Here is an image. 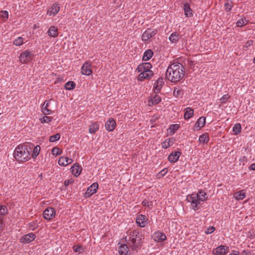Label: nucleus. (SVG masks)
<instances>
[{"label": "nucleus", "mask_w": 255, "mask_h": 255, "mask_svg": "<svg viewBox=\"0 0 255 255\" xmlns=\"http://www.w3.org/2000/svg\"><path fill=\"white\" fill-rule=\"evenodd\" d=\"M0 16L4 19H7L8 16V13L7 11H1L0 12Z\"/></svg>", "instance_id": "48"}, {"label": "nucleus", "mask_w": 255, "mask_h": 255, "mask_svg": "<svg viewBox=\"0 0 255 255\" xmlns=\"http://www.w3.org/2000/svg\"><path fill=\"white\" fill-rule=\"evenodd\" d=\"M146 220L147 219L144 215L140 214L136 218V223L140 227L143 228L146 225Z\"/></svg>", "instance_id": "17"}, {"label": "nucleus", "mask_w": 255, "mask_h": 255, "mask_svg": "<svg viewBox=\"0 0 255 255\" xmlns=\"http://www.w3.org/2000/svg\"><path fill=\"white\" fill-rule=\"evenodd\" d=\"M23 41L22 37H18L13 41V43L16 46H20L23 44Z\"/></svg>", "instance_id": "41"}, {"label": "nucleus", "mask_w": 255, "mask_h": 255, "mask_svg": "<svg viewBox=\"0 0 255 255\" xmlns=\"http://www.w3.org/2000/svg\"><path fill=\"white\" fill-rule=\"evenodd\" d=\"M229 251V247L225 245H220L213 249V254L216 255H226Z\"/></svg>", "instance_id": "6"}, {"label": "nucleus", "mask_w": 255, "mask_h": 255, "mask_svg": "<svg viewBox=\"0 0 255 255\" xmlns=\"http://www.w3.org/2000/svg\"><path fill=\"white\" fill-rule=\"evenodd\" d=\"M233 130L235 134H238L241 132V126L240 124H236L234 125Z\"/></svg>", "instance_id": "38"}, {"label": "nucleus", "mask_w": 255, "mask_h": 255, "mask_svg": "<svg viewBox=\"0 0 255 255\" xmlns=\"http://www.w3.org/2000/svg\"><path fill=\"white\" fill-rule=\"evenodd\" d=\"M49 101H45L42 106V111L43 114L45 115H50L52 113V111L51 110L47 108L49 106Z\"/></svg>", "instance_id": "26"}, {"label": "nucleus", "mask_w": 255, "mask_h": 255, "mask_svg": "<svg viewBox=\"0 0 255 255\" xmlns=\"http://www.w3.org/2000/svg\"><path fill=\"white\" fill-rule=\"evenodd\" d=\"M64 159H72L71 158H69L68 157H65Z\"/></svg>", "instance_id": "62"}, {"label": "nucleus", "mask_w": 255, "mask_h": 255, "mask_svg": "<svg viewBox=\"0 0 255 255\" xmlns=\"http://www.w3.org/2000/svg\"><path fill=\"white\" fill-rule=\"evenodd\" d=\"M127 242L128 245L132 251H135L137 249L138 245L136 242V237L134 235H130L128 240H127Z\"/></svg>", "instance_id": "7"}, {"label": "nucleus", "mask_w": 255, "mask_h": 255, "mask_svg": "<svg viewBox=\"0 0 255 255\" xmlns=\"http://www.w3.org/2000/svg\"><path fill=\"white\" fill-rule=\"evenodd\" d=\"M230 98V96L228 94H226L224 95L221 99L220 101H221L222 104H225L226 103L227 101Z\"/></svg>", "instance_id": "47"}, {"label": "nucleus", "mask_w": 255, "mask_h": 255, "mask_svg": "<svg viewBox=\"0 0 255 255\" xmlns=\"http://www.w3.org/2000/svg\"><path fill=\"white\" fill-rule=\"evenodd\" d=\"M33 54L31 52L25 50L22 52L19 56V61L22 64H25L33 59Z\"/></svg>", "instance_id": "4"}, {"label": "nucleus", "mask_w": 255, "mask_h": 255, "mask_svg": "<svg viewBox=\"0 0 255 255\" xmlns=\"http://www.w3.org/2000/svg\"><path fill=\"white\" fill-rule=\"evenodd\" d=\"M157 32L156 29H153L151 28H148L142 34L141 39L143 41L146 42L150 38L154 36Z\"/></svg>", "instance_id": "5"}, {"label": "nucleus", "mask_w": 255, "mask_h": 255, "mask_svg": "<svg viewBox=\"0 0 255 255\" xmlns=\"http://www.w3.org/2000/svg\"><path fill=\"white\" fill-rule=\"evenodd\" d=\"M180 128V125L178 124H172L170 125L168 130H169V133L170 135L173 134L175 131L178 130Z\"/></svg>", "instance_id": "33"}, {"label": "nucleus", "mask_w": 255, "mask_h": 255, "mask_svg": "<svg viewBox=\"0 0 255 255\" xmlns=\"http://www.w3.org/2000/svg\"><path fill=\"white\" fill-rule=\"evenodd\" d=\"M161 100V97L157 94L151 95L148 100V106H152L158 104Z\"/></svg>", "instance_id": "18"}, {"label": "nucleus", "mask_w": 255, "mask_h": 255, "mask_svg": "<svg viewBox=\"0 0 255 255\" xmlns=\"http://www.w3.org/2000/svg\"><path fill=\"white\" fill-rule=\"evenodd\" d=\"M164 83V82L162 78H159L157 80L154 85V92L155 94H157L160 91Z\"/></svg>", "instance_id": "16"}, {"label": "nucleus", "mask_w": 255, "mask_h": 255, "mask_svg": "<svg viewBox=\"0 0 255 255\" xmlns=\"http://www.w3.org/2000/svg\"><path fill=\"white\" fill-rule=\"evenodd\" d=\"M118 252L120 255H130L129 248L126 244H121L119 247Z\"/></svg>", "instance_id": "19"}, {"label": "nucleus", "mask_w": 255, "mask_h": 255, "mask_svg": "<svg viewBox=\"0 0 255 255\" xmlns=\"http://www.w3.org/2000/svg\"><path fill=\"white\" fill-rule=\"evenodd\" d=\"M75 87H76V84L73 81H72L67 82L65 84V86H64L65 88L68 90H73L75 88Z\"/></svg>", "instance_id": "35"}, {"label": "nucleus", "mask_w": 255, "mask_h": 255, "mask_svg": "<svg viewBox=\"0 0 255 255\" xmlns=\"http://www.w3.org/2000/svg\"><path fill=\"white\" fill-rule=\"evenodd\" d=\"M36 236L32 233L23 236L20 239V242L22 244H27L33 241Z\"/></svg>", "instance_id": "10"}, {"label": "nucleus", "mask_w": 255, "mask_h": 255, "mask_svg": "<svg viewBox=\"0 0 255 255\" xmlns=\"http://www.w3.org/2000/svg\"><path fill=\"white\" fill-rule=\"evenodd\" d=\"M32 148L26 144H20L14 150V157L15 159L22 158L23 159H30V153Z\"/></svg>", "instance_id": "2"}, {"label": "nucleus", "mask_w": 255, "mask_h": 255, "mask_svg": "<svg viewBox=\"0 0 255 255\" xmlns=\"http://www.w3.org/2000/svg\"><path fill=\"white\" fill-rule=\"evenodd\" d=\"M116 126V123L113 118H110L105 124L106 129L109 131H113Z\"/></svg>", "instance_id": "20"}, {"label": "nucleus", "mask_w": 255, "mask_h": 255, "mask_svg": "<svg viewBox=\"0 0 255 255\" xmlns=\"http://www.w3.org/2000/svg\"><path fill=\"white\" fill-rule=\"evenodd\" d=\"M209 140V136L208 133H205L200 135L199 137V141L200 143H207Z\"/></svg>", "instance_id": "34"}, {"label": "nucleus", "mask_w": 255, "mask_h": 255, "mask_svg": "<svg viewBox=\"0 0 255 255\" xmlns=\"http://www.w3.org/2000/svg\"><path fill=\"white\" fill-rule=\"evenodd\" d=\"M187 65L190 66L191 69H193L194 68L195 62L194 61L192 60H188Z\"/></svg>", "instance_id": "53"}, {"label": "nucleus", "mask_w": 255, "mask_h": 255, "mask_svg": "<svg viewBox=\"0 0 255 255\" xmlns=\"http://www.w3.org/2000/svg\"><path fill=\"white\" fill-rule=\"evenodd\" d=\"M99 185L98 183H93L90 186H89L85 193V196L86 197H90L94 193H96L97 189H98Z\"/></svg>", "instance_id": "12"}, {"label": "nucleus", "mask_w": 255, "mask_h": 255, "mask_svg": "<svg viewBox=\"0 0 255 255\" xmlns=\"http://www.w3.org/2000/svg\"><path fill=\"white\" fill-rule=\"evenodd\" d=\"M166 139L167 140V142H169V144L170 146L172 145L175 141V139L174 137L168 138Z\"/></svg>", "instance_id": "55"}, {"label": "nucleus", "mask_w": 255, "mask_h": 255, "mask_svg": "<svg viewBox=\"0 0 255 255\" xmlns=\"http://www.w3.org/2000/svg\"><path fill=\"white\" fill-rule=\"evenodd\" d=\"M37 227V225L35 223H30L29 225V228L32 230H34Z\"/></svg>", "instance_id": "56"}, {"label": "nucleus", "mask_w": 255, "mask_h": 255, "mask_svg": "<svg viewBox=\"0 0 255 255\" xmlns=\"http://www.w3.org/2000/svg\"><path fill=\"white\" fill-rule=\"evenodd\" d=\"M179 37V33L177 32H175L170 35L169 39L172 43H174L178 41Z\"/></svg>", "instance_id": "31"}, {"label": "nucleus", "mask_w": 255, "mask_h": 255, "mask_svg": "<svg viewBox=\"0 0 255 255\" xmlns=\"http://www.w3.org/2000/svg\"><path fill=\"white\" fill-rule=\"evenodd\" d=\"M206 123V118L204 117H200L196 122L195 125V128L197 130L200 129L201 128L203 127Z\"/></svg>", "instance_id": "22"}, {"label": "nucleus", "mask_w": 255, "mask_h": 255, "mask_svg": "<svg viewBox=\"0 0 255 255\" xmlns=\"http://www.w3.org/2000/svg\"><path fill=\"white\" fill-rule=\"evenodd\" d=\"M152 67V65L150 63H142L141 64H140L137 69L136 70L138 72H149V71H152L150 70V69Z\"/></svg>", "instance_id": "13"}, {"label": "nucleus", "mask_w": 255, "mask_h": 255, "mask_svg": "<svg viewBox=\"0 0 255 255\" xmlns=\"http://www.w3.org/2000/svg\"><path fill=\"white\" fill-rule=\"evenodd\" d=\"M234 197L237 200H243L246 197V193L244 190H241L236 192L234 195Z\"/></svg>", "instance_id": "25"}, {"label": "nucleus", "mask_w": 255, "mask_h": 255, "mask_svg": "<svg viewBox=\"0 0 255 255\" xmlns=\"http://www.w3.org/2000/svg\"><path fill=\"white\" fill-rule=\"evenodd\" d=\"M253 41L251 40V41H248L247 43H246V45H247V47H248V46H250L252 43H253Z\"/></svg>", "instance_id": "60"}, {"label": "nucleus", "mask_w": 255, "mask_h": 255, "mask_svg": "<svg viewBox=\"0 0 255 255\" xmlns=\"http://www.w3.org/2000/svg\"><path fill=\"white\" fill-rule=\"evenodd\" d=\"M73 160H58V163L61 166H66L68 164L71 163Z\"/></svg>", "instance_id": "44"}, {"label": "nucleus", "mask_w": 255, "mask_h": 255, "mask_svg": "<svg viewBox=\"0 0 255 255\" xmlns=\"http://www.w3.org/2000/svg\"><path fill=\"white\" fill-rule=\"evenodd\" d=\"M181 154L180 151H173L169 155L167 159H179Z\"/></svg>", "instance_id": "30"}, {"label": "nucleus", "mask_w": 255, "mask_h": 255, "mask_svg": "<svg viewBox=\"0 0 255 255\" xmlns=\"http://www.w3.org/2000/svg\"><path fill=\"white\" fill-rule=\"evenodd\" d=\"M225 10L229 12L232 9L233 5H232L229 2H226L224 4Z\"/></svg>", "instance_id": "49"}, {"label": "nucleus", "mask_w": 255, "mask_h": 255, "mask_svg": "<svg viewBox=\"0 0 255 255\" xmlns=\"http://www.w3.org/2000/svg\"><path fill=\"white\" fill-rule=\"evenodd\" d=\"M64 157L63 156H61L59 158V160H61V159H62Z\"/></svg>", "instance_id": "63"}, {"label": "nucleus", "mask_w": 255, "mask_h": 255, "mask_svg": "<svg viewBox=\"0 0 255 255\" xmlns=\"http://www.w3.org/2000/svg\"><path fill=\"white\" fill-rule=\"evenodd\" d=\"M229 255H239V252L238 251H234Z\"/></svg>", "instance_id": "59"}, {"label": "nucleus", "mask_w": 255, "mask_h": 255, "mask_svg": "<svg viewBox=\"0 0 255 255\" xmlns=\"http://www.w3.org/2000/svg\"><path fill=\"white\" fill-rule=\"evenodd\" d=\"M53 120V118L52 117H48L44 116L42 118L40 119V121L41 123H48L51 122Z\"/></svg>", "instance_id": "39"}, {"label": "nucleus", "mask_w": 255, "mask_h": 255, "mask_svg": "<svg viewBox=\"0 0 255 255\" xmlns=\"http://www.w3.org/2000/svg\"><path fill=\"white\" fill-rule=\"evenodd\" d=\"M244 25H245V23L244 20L243 19L239 20L236 22V25L238 27H241V26H243Z\"/></svg>", "instance_id": "52"}, {"label": "nucleus", "mask_w": 255, "mask_h": 255, "mask_svg": "<svg viewBox=\"0 0 255 255\" xmlns=\"http://www.w3.org/2000/svg\"><path fill=\"white\" fill-rule=\"evenodd\" d=\"M184 67L182 64L174 63L167 68L165 76L170 81L176 83L180 81L184 75Z\"/></svg>", "instance_id": "1"}, {"label": "nucleus", "mask_w": 255, "mask_h": 255, "mask_svg": "<svg viewBox=\"0 0 255 255\" xmlns=\"http://www.w3.org/2000/svg\"><path fill=\"white\" fill-rule=\"evenodd\" d=\"M72 174L75 177H78L82 170V167L77 163L74 164L70 168Z\"/></svg>", "instance_id": "15"}, {"label": "nucleus", "mask_w": 255, "mask_h": 255, "mask_svg": "<svg viewBox=\"0 0 255 255\" xmlns=\"http://www.w3.org/2000/svg\"><path fill=\"white\" fill-rule=\"evenodd\" d=\"M170 161L171 163H175L176 162L177 160H169Z\"/></svg>", "instance_id": "61"}, {"label": "nucleus", "mask_w": 255, "mask_h": 255, "mask_svg": "<svg viewBox=\"0 0 255 255\" xmlns=\"http://www.w3.org/2000/svg\"><path fill=\"white\" fill-rule=\"evenodd\" d=\"M253 61H254V63L255 64V57L254 58V60H253Z\"/></svg>", "instance_id": "64"}, {"label": "nucleus", "mask_w": 255, "mask_h": 255, "mask_svg": "<svg viewBox=\"0 0 255 255\" xmlns=\"http://www.w3.org/2000/svg\"><path fill=\"white\" fill-rule=\"evenodd\" d=\"M73 250L75 252H79V253H82L84 251V250L82 247L76 246H74L73 247Z\"/></svg>", "instance_id": "50"}, {"label": "nucleus", "mask_w": 255, "mask_h": 255, "mask_svg": "<svg viewBox=\"0 0 255 255\" xmlns=\"http://www.w3.org/2000/svg\"><path fill=\"white\" fill-rule=\"evenodd\" d=\"M161 145L162 148H167L170 146L169 144V142H167V139H166L165 141H163L161 143Z\"/></svg>", "instance_id": "54"}, {"label": "nucleus", "mask_w": 255, "mask_h": 255, "mask_svg": "<svg viewBox=\"0 0 255 255\" xmlns=\"http://www.w3.org/2000/svg\"><path fill=\"white\" fill-rule=\"evenodd\" d=\"M153 76L152 71L141 72L137 77V80L142 81L144 79H149Z\"/></svg>", "instance_id": "14"}, {"label": "nucleus", "mask_w": 255, "mask_h": 255, "mask_svg": "<svg viewBox=\"0 0 255 255\" xmlns=\"http://www.w3.org/2000/svg\"><path fill=\"white\" fill-rule=\"evenodd\" d=\"M187 201L190 203L191 208L194 211H196L199 209V205L200 202L198 199V197L195 193H192L188 195L186 197Z\"/></svg>", "instance_id": "3"}, {"label": "nucleus", "mask_w": 255, "mask_h": 255, "mask_svg": "<svg viewBox=\"0 0 255 255\" xmlns=\"http://www.w3.org/2000/svg\"><path fill=\"white\" fill-rule=\"evenodd\" d=\"M183 93L184 91L182 89L175 88L173 91V95L176 97H178L179 96L183 95Z\"/></svg>", "instance_id": "37"}, {"label": "nucleus", "mask_w": 255, "mask_h": 255, "mask_svg": "<svg viewBox=\"0 0 255 255\" xmlns=\"http://www.w3.org/2000/svg\"><path fill=\"white\" fill-rule=\"evenodd\" d=\"M62 151L60 148L57 147H54L51 150V153L53 155H57L61 153Z\"/></svg>", "instance_id": "43"}, {"label": "nucleus", "mask_w": 255, "mask_h": 255, "mask_svg": "<svg viewBox=\"0 0 255 255\" xmlns=\"http://www.w3.org/2000/svg\"><path fill=\"white\" fill-rule=\"evenodd\" d=\"M153 240L157 242H162L166 239L165 235L160 231L155 232L152 236Z\"/></svg>", "instance_id": "11"}, {"label": "nucleus", "mask_w": 255, "mask_h": 255, "mask_svg": "<svg viewBox=\"0 0 255 255\" xmlns=\"http://www.w3.org/2000/svg\"><path fill=\"white\" fill-rule=\"evenodd\" d=\"M43 217L45 219L50 220L54 217L55 215V211L53 208L48 207L44 211L43 213Z\"/></svg>", "instance_id": "8"}, {"label": "nucleus", "mask_w": 255, "mask_h": 255, "mask_svg": "<svg viewBox=\"0 0 255 255\" xmlns=\"http://www.w3.org/2000/svg\"><path fill=\"white\" fill-rule=\"evenodd\" d=\"M91 63L90 62H85L81 68V73L83 75L90 76L92 74V70L90 69Z\"/></svg>", "instance_id": "9"}, {"label": "nucleus", "mask_w": 255, "mask_h": 255, "mask_svg": "<svg viewBox=\"0 0 255 255\" xmlns=\"http://www.w3.org/2000/svg\"><path fill=\"white\" fill-rule=\"evenodd\" d=\"M153 52L151 49L146 50L143 54L142 60L143 61L149 60L153 56Z\"/></svg>", "instance_id": "27"}, {"label": "nucleus", "mask_w": 255, "mask_h": 255, "mask_svg": "<svg viewBox=\"0 0 255 255\" xmlns=\"http://www.w3.org/2000/svg\"><path fill=\"white\" fill-rule=\"evenodd\" d=\"M72 183V181L70 180H66L64 181V185L66 186H68L70 184Z\"/></svg>", "instance_id": "57"}, {"label": "nucleus", "mask_w": 255, "mask_h": 255, "mask_svg": "<svg viewBox=\"0 0 255 255\" xmlns=\"http://www.w3.org/2000/svg\"><path fill=\"white\" fill-rule=\"evenodd\" d=\"M196 195L198 197V199L200 202L206 201L208 199L207 193L202 190H199Z\"/></svg>", "instance_id": "21"}, {"label": "nucleus", "mask_w": 255, "mask_h": 255, "mask_svg": "<svg viewBox=\"0 0 255 255\" xmlns=\"http://www.w3.org/2000/svg\"><path fill=\"white\" fill-rule=\"evenodd\" d=\"M215 230V227L212 226L208 228L205 231V233L206 234H210L212 233Z\"/></svg>", "instance_id": "51"}, {"label": "nucleus", "mask_w": 255, "mask_h": 255, "mask_svg": "<svg viewBox=\"0 0 255 255\" xmlns=\"http://www.w3.org/2000/svg\"><path fill=\"white\" fill-rule=\"evenodd\" d=\"M183 9L186 16L191 17L193 16L192 10L190 8V6L188 2L184 3Z\"/></svg>", "instance_id": "24"}, {"label": "nucleus", "mask_w": 255, "mask_h": 255, "mask_svg": "<svg viewBox=\"0 0 255 255\" xmlns=\"http://www.w3.org/2000/svg\"><path fill=\"white\" fill-rule=\"evenodd\" d=\"M60 138V134L59 133H56L50 136L49 140L50 142H54L59 140Z\"/></svg>", "instance_id": "40"}, {"label": "nucleus", "mask_w": 255, "mask_h": 255, "mask_svg": "<svg viewBox=\"0 0 255 255\" xmlns=\"http://www.w3.org/2000/svg\"><path fill=\"white\" fill-rule=\"evenodd\" d=\"M50 9V10H48V13L50 12L51 14H53L54 15H55L58 12L60 8L57 4L55 3L52 5Z\"/></svg>", "instance_id": "32"}, {"label": "nucleus", "mask_w": 255, "mask_h": 255, "mask_svg": "<svg viewBox=\"0 0 255 255\" xmlns=\"http://www.w3.org/2000/svg\"><path fill=\"white\" fill-rule=\"evenodd\" d=\"M167 172V169L164 168L162 170H161L157 174V177L158 178H160L163 177Z\"/></svg>", "instance_id": "45"}, {"label": "nucleus", "mask_w": 255, "mask_h": 255, "mask_svg": "<svg viewBox=\"0 0 255 255\" xmlns=\"http://www.w3.org/2000/svg\"><path fill=\"white\" fill-rule=\"evenodd\" d=\"M47 34L50 37H57L58 35V28L55 26H51L47 31Z\"/></svg>", "instance_id": "23"}, {"label": "nucleus", "mask_w": 255, "mask_h": 255, "mask_svg": "<svg viewBox=\"0 0 255 255\" xmlns=\"http://www.w3.org/2000/svg\"><path fill=\"white\" fill-rule=\"evenodd\" d=\"M8 211L7 208L4 205H0V215H5Z\"/></svg>", "instance_id": "42"}, {"label": "nucleus", "mask_w": 255, "mask_h": 255, "mask_svg": "<svg viewBox=\"0 0 255 255\" xmlns=\"http://www.w3.org/2000/svg\"><path fill=\"white\" fill-rule=\"evenodd\" d=\"M99 126L97 123H93L90 126L89 128V132L92 134H94L96 132V131L99 129Z\"/></svg>", "instance_id": "36"}, {"label": "nucleus", "mask_w": 255, "mask_h": 255, "mask_svg": "<svg viewBox=\"0 0 255 255\" xmlns=\"http://www.w3.org/2000/svg\"><path fill=\"white\" fill-rule=\"evenodd\" d=\"M142 206L150 208L152 206L151 202H149L147 200L144 199L141 203Z\"/></svg>", "instance_id": "46"}, {"label": "nucleus", "mask_w": 255, "mask_h": 255, "mask_svg": "<svg viewBox=\"0 0 255 255\" xmlns=\"http://www.w3.org/2000/svg\"><path fill=\"white\" fill-rule=\"evenodd\" d=\"M32 148V153H30L31 158H36L39 153L40 150V146L39 145H36L34 148Z\"/></svg>", "instance_id": "29"}, {"label": "nucleus", "mask_w": 255, "mask_h": 255, "mask_svg": "<svg viewBox=\"0 0 255 255\" xmlns=\"http://www.w3.org/2000/svg\"><path fill=\"white\" fill-rule=\"evenodd\" d=\"M249 169L250 170H255V163H253L252 164L250 167H249Z\"/></svg>", "instance_id": "58"}, {"label": "nucleus", "mask_w": 255, "mask_h": 255, "mask_svg": "<svg viewBox=\"0 0 255 255\" xmlns=\"http://www.w3.org/2000/svg\"><path fill=\"white\" fill-rule=\"evenodd\" d=\"M194 114L193 109L188 107L185 109V113L184 118L186 120L189 119L191 118Z\"/></svg>", "instance_id": "28"}]
</instances>
